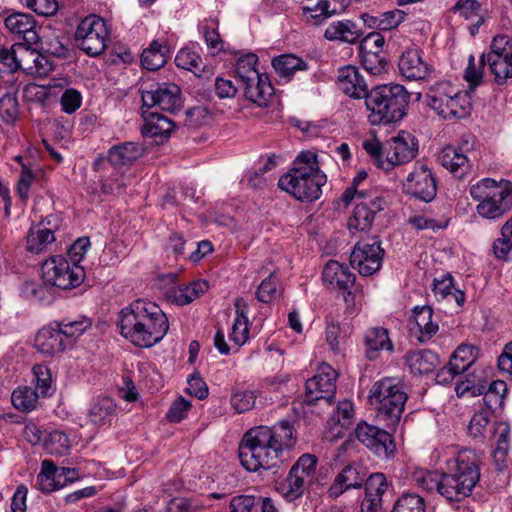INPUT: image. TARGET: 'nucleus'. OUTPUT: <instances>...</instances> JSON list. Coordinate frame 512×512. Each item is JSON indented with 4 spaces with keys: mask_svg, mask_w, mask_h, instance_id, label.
Instances as JSON below:
<instances>
[{
    "mask_svg": "<svg viewBox=\"0 0 512 512\" xmlns=\"http://www.w3.org/2000/svg\"><path fill=\"white\" fill-rule=\"evenodd\" d=\"M56 288L48 282L27 281L22 286L23 296L40 304H50L55 298Z\"/></svg>",
    "mask_w": 512,
    "mask_h": 512,
    "instance_id": "obj_36",
    "label": "nucleus"
},
{
    "mask_svg": "<svg viewBox=\"0 0 512 512\" xmlns=\"http://www.w3.org/2000/svg\"><path fill=\"white\" fill-rule=\"evenodd\" d=\"M115 412L114 404L111 399L105 398L92 405L89 411L90 422L94 425L102 426L110 423Z\"/></svg>",
    "mask_w": 512,
    "mask_h": 512,
    "instance_id": "obj_48",
    "label": "nucleus"
},
{
    "mask_svg": "<svg viewBox=\"0 0 512 512\" xmlns=\"http://www.w3.org/2000/svg\"><path fill=\"white\" fill-rule=\"evenodd\" d=\"M326 181L317 155L311 151H302L294 160L292 168L280 177L278 186L299 201L312 202L321 196V188Z\"/></svg>",
    "mask_w": 512,
    "mask_h": 512,
    "instance_id": "obj_3",
    "label": "nucleus"
},
{
    "mask_svg": "<svg viewBox=\"0 0 512 512\" xmlns=\"http://www.w3.org/2000/svg\"><path fill=\"white\" fill-rule=\"evenodd\" d=\"M61 335L66 338V344L69 348L74 345L75 340L80 337L92 325V321L81 316L76 320L65 318L61 321H55Z\"/></svg>",
    "mask_w": 512,
    "mask_h": 512,
    "instance_id": "obj_37",
    "label": "nucleus"
},
{
    "mask_svg": "<svg viewBox=\"0 0 512 512\" xmlns=\"http://www.w3.org/2000/svg\"><path fill=\"white\" fill-rule=\"evenodd\" d=\"M44 446L50 454L63 455L71 447L68 435L62 431H52L44 439Z\"/></svg>",
    "mask_w": 512,
    "mask_h": 512,
    "instance_id": "obj_54",
    "label": "nucleus"
},
{
    "mask_svg": "<svg viewBox=\"0 0 512 512\" xmlns=\"http://www.w3.org/2000/svg\"><path fill=\"white\" fill-rule=\"evenodd\" d=\"M296 441L293 426L288 421H280L272 427L251 428L239 444L240 462L250 472L278 467Z\"/></svg>",
    "mask_w": 512,
    "mask_h": 512,
    "instance_id": "obj_1",
    "label": "nucleus"
},
{
    "mask_svg": "<svg viewBox=\"0 0 512 512\" xmlns=\"http://www.w3.org/2000/svg\"><path fill=\"white\" fill-rule=\"evenodd\" d=\"M55 241V236L50 229L32 228L27 235V250L32 253H42Z\"/></svg>",
    "mask_w": 512,
    "mask_h": 512,
    "instance_id": "obj_43",
    "label": "nucleus"
},
{
    "mask_svg": "<svg viewBox=\"0 0 512 512\" xmlns=\"http://www.w3.org/2000/svg\"><path fill=\"white\" fill-rule=\"evenodd\" d=\"M42 280L55 288L70 289L79 286L85 276L84 269L77 264H70L62 256H53L43 262Z\"/></svg>",
    "mask_w": 512,
    "mask_h": 512,
    "instance_id": "obj_9",
    "label": "nucleus"
},
{
    "mask_svg": "<svg viewBox=\"0 0 512 512\" xmlns=\"http://www.w3.org/2000/svg\"><path fill=\"white\" fill-rule=\"evenodd\" d=\"M318 459L312 454H303L291 467L288 476L278 487V491L288 501L300 498L316 480Z\"/></svg>",
    "mask_w": 512,
    "mask_h": 512,
    "instance_id": "obj_8",
    "label": "nucleus"
},
{
    "mask_svg": "<svg viewBox=\"0 0 512 512\" xmlns=\"http://www.w3.org/2000/svg\"><path fill=\"white\" fill-rule=\"evenodd\" d=\"M57 473V466L53 461L45 459L41 462V470L37 475L36 485L39 490L44 493L61 489L65 486V482H60Z\"/></svg>",
    "mask_w": 512,
    "mask_h": 512,
    "instance_id": "obj_38",
    "label": "nucleus"
},
{
    "mask_svg": "<svg viewBox=\"0 0 512 512\" xmlns=\"http://www.w3.org/2000/svg\"><path fill=\"white\" fill-rule=\"evenodd\" d=\"M256 398L257 395L254 391H235L231 395L230 403L233 409L240 414L251 410L255 405Z\"/></svg>",
    "mask_w": 512,
    "mask_h": 512,
    "instance_id": "obj_61",
    "label": "nucleus"
},
{
    "mask_svg": "<svg viewBox=\"0 0 512 512\" xmlns=\"http://www.w3.org/2000/svg\"><path fill=\"white\" fill-rule=\"evenodd\" d=\"M469 193L478 203L476 211L482 218L495 220L512 209V184L509 181L483 178L470 187Z\"/></svg>",
    "mask_w": 512,
    "mask_h": 512,
    "instance_id": "obj_6",
    "label": "nucleus"
},
{
    "mask_svg": "<svg viewBox=\"0 0 512 512\" xmlns=\"http://www.w3.org/2000/svg\"><path fill=\"white\" fill-rule=\"evenodd\" d=\"M366 346V355L370 360L378 357L380 351H393V343L391 342L388 330L382 327L369 328L364 337Z\"/></svg>",
    "mask_w": 512,
    "mask_h": 512,
    "instance_id": "obj_32",
    "label": "nucleus"
},
{
    "mask_svg": "<svg viewBox=\"0 0 512 512\" xmlns=\"http://www.w3.org/2000/svg\"><path fill=\"white\" fill-rule=\"evenodd\" d=\"M479 356V349L473 345L462 344L452 354L450 362L462 373L466 372Z\"/></svg>",
    "mask_w": 512,
    "mask_h": 512,
    "instance_id": "obj_46",
    "label": "nucleus"
},
{
    "mask_svg": "<svg viewBox=\"0 0 512 512\" xmlns=\"http://www.w3.org/2000/svg\"><path fill=\"white\" fill-rule=\"evenodd\" d=\"M506 392L507 385L504 381L495 380L491 382L483 396L486 409L492 412L500 408L503 404Z\"/></svg>",
    "mask_w": 512,
    "mask_h": 512,
    "instance_id": "obj_49",
    "label": "nucleus"
},
{
    "mask_svg": "<svg viewBox=\"0 0 512 512\" xmlns=\"http://www.w3.org/2000/svg\"><path fill=\"white\" fill-rule=\"evenodd\" d=\"M336 371L328 364L321 365L315 376L305 384V402L314 404L319 400L330 403L336 391Z\"/></svg>",
    "mask_w": 512,
    "mask_h": 512,
    "instance_id": "obj_15",
    "label": "nucleus"
},
{
    "mask_svg": "<svg viewBox=\"0 0 512 512\" xmlns=\"http://www.w3.org/2000/svg\"><path fill=\"white\" fill-rule=\"evenodd\" d=\"M272 66L277 75L289 81L298 71L307 70V63L293 54H284L272 60Z\"/></svg>",
    "mask_w": 512,
    "mask_h": 512,
    "instance_id": "obj_39",
    "label": "nucleus"
},
{
    "mask_svg": "<svg viewBox=\"0 0 512 512\" xmlns=\"http://www.w3.org/2000/svg\"><path fill=\"white\" fill-rule=\"evenodd\" d=\"M492 412L487 409L477 411L470 420L468 433L478 439L484 438L485 430L490 423Z\"/></svg>",
    "mask_w": 512,
    "mask_h": 512,
    "instance_id": "obj_60",
    "label": "nucleus"
},
{
    "mask_svg": "<svg viewBox=\"0 0 512 512\" xmlns=\"http://www.w3.org/2000/svg\"><path fill=\"white\" fill-rule=\"evenodd\" d=\"M30 46L26 43L13 44V55L10 58V73H14L19 69L36 70L38 72L42 69V62L46 59L38 54L35 49H31Z\"/></svg>",
    "mask_w": 512,
    "mask_h": 512,
    "instance_id": "obj_24",
    "label": "nucleus"
},
{
    "mask_svg": "<svg viewBox=\"0 0 512 512\" xmlns=\"http://www.w3.org/2000/svg\"><path fill=\"white\" fill-rule=\"evenodd\" d=\"M209 289L206 280L200 279L190 284H181L167 292V298L178 305H186L205 294Z\"/></svg>",
    "mask_w": 512,
    "mask_h": 512,
    "instance_id": "obj_29",
    "label": "nucleus"
},
{
    "mask_svg": "<svg viewBox=\"0 0 512 512\" xmlns=\"http://www.w3.org/2000/svg\"><path fill=\"white\" fill-rule=\"evenodd\" d=\"M391 512H426L425 501L415 493H405L396 500Z\"/></svg>",
    "mask_w": 512,
    "mask_h": 512,
    "instance_id": "obj_52",
    "label": "nucleus"
},
{
    "mask_svg": "<svg viewBox=\"0 0 512 512\" xmlns=\"http://www.w3.org/2000/svg\"><path fill=\"white\" fill-rule=\"evenodd\" d=\"M437 159L442 167L458 179L463 178L471 169L467 151L462 146H445L438 153Z\"/></svg>",
    "mask_w": 512,
    "mask_h": 512,
    "instance_id": "obj_20",
    "label": "nucleus"
},
{
    "mask_svg": "<svg viewBox=\"0 0 512 512\" xmlns=\"http://www.w3.org/2000/svg\"><path fill=\"white\" fill-rule=\"evenodd\" d=\"M35 180V174L26 166H23L16 184V193L23 203H27L30 197L31 186Z\"/></svg>",
    "mask_w": 512,
    "mask_h": 512,
    "instance_id": "obj_63",
    "label": "nucleus"
},
{
    "mask_svg": "<svg viewBox=\"0 0 512 512\" xmlns=\"http://www.w3.org/2000/svg\"><path fill=\"white\" fill-rule=\"evenodd\" d=\"M117 326L120 334L133 345L148 348L164 338L169 322L157 304L138 299L119 312Z\"/></svg>",
    "mask_w": 512,
    "mask_h": 512,
    "instance_id": "obj_2",
    "label": "nucleus"
},
{
    "mask_svg": "<svg viewBox=\"0 0 512 512\" xmlns=\"http://www.w3.org/2000/svg\"><path fill=\"white\" fill-rule=\"evenodd\" d=\"M322 278L325 283L343 292L350 289L356 280L355 275L349 271L348 267L335 260H329L326 263Z\"/></svg>",
    "mask_w": 512,
    "mask_h": 512,
    "instance_id": "obj_28",
    "label": "nucleus"
},
{
    "mask_svg": "<svg viewBox=\"0 0 512 512\" xmlns=\"http://www.w3.org/2000/svg\"><path fill=\"white\" fill-rule=\"evenodd\" d=\"M168 56L158 41H152L150 46L143 50L141 64L147 70H158L167 62Z\"/></svg>",
    "mask_w": 512,
    "mask_h": 512,
    "instance_id": "obj_44",
    "label": "nucleus"
},
{
    "mask_svg": "<svg viewBox=\"0 0 512 512\" xmlns=\"http://www.w3.org/2000/svg\"><path fill=\"white\" fill-rule=\"evenodd\" d=\"M406 13L402 10L395 9L387 11L379 16V19L373 20V24L369 27H375L382 31H389L397 28L405 19Z\"/></svg>",
    "mask_w": 512,
    "mask_h": 512,
    "instance_id": "obj_58",
    "label": "nucleus"
},
{
    "mask_svg": "<svg viewBox=\"0 0 512 512\" xmlns=\"http://www.w3.org/2000/svg\"><path fill=\"white\" fill-rule=\"evenodd\" d=\"M481 64H487L497 84H504L512 77V54H482Z\"/></svg>",
    "mask_w": 512,
    "mask_h": 512,
    "instance_id": "obj_30",
    "label": "nucleus"
},
{
    "mask_svg": "<svg viewBox=\"0 0 512 512\" xmlns=\"http://www.w3.org/2000/svg\"><path fill=\"white\" fill-rule=\"evenodd\" d=\"M371 397L378 405L377 418L388 428L394 429L401 419L408 399L400 383L392 378H384L373 385Z\"/></svg>",
    "mask_w": 512,
    "mask_h": 512,
    "instance_id": "obj_7",
    "label": "nucleus"
},
{
    "mask_svg": "<svg viewBox=\"0 0 512 512\" xmlns=\"http://www.w3.org/2000/svg\"><path fill=\"white\" fill-rule=\"evenodd\" d=\"M256 296L257 299L263 303H270L279 296L278 283L273 275H270L267 279L261 282Z\"/></svg>",
    "mask_w": 512,
    "mask_h": 512,
    "instance_id": "obj_64",
    "label": "nucleus"
},
{
    "mask_svg": "<svg viewBox=\"0 0 512 512\" xmlns=\"http://www.w3.org/2000/svg\"><path fill=\"white\" fill-rule=\"evenodd\" d=\"M414 481L423 490L432 491L436 489L444 497V473L439 476L434 472L420 470L414 473Z\"/></svg>",
    "mask_w": 512,
    "mask_h": 512,
    "instance_id": "obj_55",
    "label": "nucleus"
},
{
    "mask_svg": "<svg viewBox=\"0 0 512 512\" xmlns=\"http://www.w3.org/2000/svg\"><path fill=\"white\" fill-rule=\"evenodd\" d=\"M362 36L357 24L351 20L332 22L325 30L324 37L329 41H340L349 44L356 43Z\"/></svg>",
    "mask_w": 512,
    "mask_h": 512,
    "instance_id": "obj_31",
    "label": "nucleus"
},
{
    "mask_svg": "<svg viewBox=\"0 0 512 512\" xmlns=\"http://www.w3.org/2000/svg\"><path fill=\"white\" fill-rule=\"evenodd\" d=\"M239 303L240 300H237L235 304L237 308V315L232 326L230 340L233 341L237 346H242L248 340L249 328L248 318L242 310L240 311Z\"/></svg>",
    "mask_w": 512,
    "mask_h": 512,
    "instance_id": "obj_51",
    "label": "nucleus"
},
{
    "mask_svg": "<svg viewBox=\"0 0 512 512\" xmlns=\"http://www.w3.org/2000/svg\"><path fill=\"white\" fill-rule=\"evenodd\" d=\"M329 8V1L320 0L314 7H304L303 13L307 16L308 23L319 25L335 14V10H330Z\"/></svg>",
    "mask_w": 512,
    "mask_h": 512,
    "instance_id": "obj_59",
    "label": "nucleus"
},
{
    "mask_svg": "<svg viewBox=\"0 0 512 512\" xmlns=\"http://www.w3.org/2000/svg\"><path fill=\"white\" fill-rule=\"evenodd\" d=\"M403 188L407 194L427 203L431 202L437 194L435 177L428 165L423 162L415 163Z\"/></svg>",
    "mask_w": 512,
    "mask_h": 512,
    "instance_id": "obj_13",
    "label": "nucleus"
},
{
    "mask_svg": "<svg viewBox=\"0 0 512 512\" xmlns=\"http://www.w3.org/2000/svg\"><path fill=\"white\" fill-rule=\"evenodd\" d=\"M480 479L476 454L469 449L459 451L447 460L444 473V497L448 501H461L471 495Z\"/></svg>",
    "mask_w": 512,
    "mask_h": 512,
    "instance_id": "obj_5",
    "label": "nucleus"
},
{
    "mask_svg": "<svg viewBox=\"0 0 512 512\" xmlns=\"http://www.w3.org/2000/svg\"><path fill=\"white\" fill-rule=\"evenodd\" d=\"M388 487L386 478L382 473L371 474L365 486V497L361 503V512H384L382 496Z\"/></svg>",
    "mask_w": 512,
    "mask_h": 512,
    "instance_id": "obj_22",
    "label": "nucleus"
},
{
    "mask_svg": "<svg viewBox=\"0 0 512 512\" xmlns=\"http://www.w3.org/2000/svg\"><path fill=\"white\" fill-rule=\"evenodd\" d=\"M410 95L400 84H386L370 90L364 104L372 125H386L401 120L406 114Z\"/></svg>",
    "mask_w": 512,
    "mask_h": 512,
    "instance_id": "obj_4",
    "label": "nucleus"
},
{
    "mask_svg": "<svg viewBox=\"0 0 512 512\" xmlns=\"http://www.w3.org/2000/svg\"><path fill=\"white\" fill-rule=\"evenodd\" d=\"M363 67L372 75H378L385 70L387 62L382 54L359 51Z\"/></svg>",
    "mask_w": 512,
    "mask_h": 512,
    "instance_id": "obj_62",
    "label": "nucleus"
},
{
    "mask_svg": "<svg viewBox=\"0 0 512 512\" xmlns=\"http://www.w3.org/2000/svg\"><path fill=\"white\" fill-rule=\"evenodd\" d=\"M146 152L144 144L139 142H124L114 145L108 150V161L116 167L133 164Z\"/></svg>",
    "mask_w": 512,
    "mask_h": 512,
    "instance_id": "obj_26",
    "label": "nucleus"
},
{
    "mask_svg": "<svg viewBox=\"0 0 512 512\" xmlns=\"http://www.w3.org/2000/svg\"><path fill=\"white\" fill-rule=\"evenodd\" d=\"M433 311L430 306L415 307L413 318L415 328L420 333L421 342L429 340L438 331V325L432 321Z\"/></svg>",
    "mask_w": 512,
    "mask_h": 512,
    "instance_id": "obj_40",
    "label": "nucleus"
},
{
    "mask_svg": "<svg viewBox=\"0 0 512 512\" xmlns=\"http://www.w3.org/2000/svg\"><path fill=\"white\" fill-rule=\"evenodd\" d=\"M257 62L258 57L253 53L244 55L237 60L236 74L240 82L245 80L254 81L258 75H261L256 69Z\"/></svg>",
    "mask_w": 512,
    "mask_h": 512,
    "instance_id": "obj_56",
    "label": "nucleus"
},
{
    "mask_svg": "<svg viewBox=\"0 0 512 512\" xmlns=\"http://www.w3.org/2000/svg\"><path fill=\"white\" fill-rule=\"evenodd\" d=\"M374 221L373 211L369 208L367 202L361 201L356 204L352 216L348 220V229L354 233L358 231H367L371 228Z\"/></svg>",
    "mask_w": 512,
    "mask_h": 512,
    "instance_id": "obj_42",
    "label": "nucleus"
},
{
    "mask_svg": "<svg viewBox=\"0 0 512 512\" xmlns=\"http://www.w3.org/2000/svg\"><path fill=\"white\" fill-rule=\"evenodd\" d=\"M456 96V87L449 82H438L434 84L426 95L428 106L433 109L439 116L443 117L445 114V106L452 98Z\"/></svg>",
    "mask_w": 512,
    "mask_h": 512,
    "instance_id": "obj_34",
    "label": "nucleus"
},
{
    "mask_svg": "<svg viewBox=\"0 0 512 512\" xmlns=\"http://www.w3.org/2000/svg\"><path fill=\"white\" fill-rule=\"evenodd\" d=\"M5 26L12 34L22 37L27 45L40 42L34 17L27 13H13L5 18Z\"/></svg>",
    "mask_w": 512,
    "mask_h": 512,
    "instance_id": "obj_21",
    "label": "nucleus"
},
{
    "mask_svg": "<svg viewBox=\"0 0 512 512\" xmlns=\"http://www.w3.org/2000/svg\"><path fill=\"white\" fill-rule=\"evenodd\" d=\"M338 88L354 99H366L370 90L364 76L355 66H345L338 70Z\"/></svg>",
    "mask_w": 512,
    "mask_h": 512,
    "instance_id": "obj_18",
    "label": "nucleus"
},
{
    "mask_svg": "<svg viewBox=\"0 0 512 512\" xmlns=\"http://www.w3.org/2000/svg\"><path fill=\"white\" fill-rule=\"evenodd\" d=\"M510 426L507 422H498L494 426V436L496 437V449L494 451V458L504 459L509 448L510 441Z\"/></svg>",
    "mask_w": 512,
    "mask_h": 512,
    "instance_id": "obj_57",
    "label": "nucleus"
},
{
    "mask_svg": "<svg viewBox=\"0 0 512 512\" xmlns=\"http://www.w3.org/2000/svg\"><path fill=\"white\" fill-rule=\"evenodd\" d=\"M175 64L181 69L191 71L197 77H202L205 72L201 56L188 48L181 49L177 53Z\"/></svg>",
    "mask_w": 512,
    "mask_h": 512,
    "instance_id": "obj_45",
    "label": "nucleus"
},
{
    "mask_svg": "<svg viewBox=\"0 0 512 512\" xmlns=\"http://www.w3.org/2000/svg\"><path fill=\"white\" fill-rule=\"evenodd\" d=\"M66 338L63 337L55 322L42 327L35 337L36 349L46 355H55L68 349Z\"/></svg>",
    "mask_w": 512,
    "mask_h": 512,
    "instance_id": "obj_23",
    "label": "nucleus"
},
{
    "mask_svg": "<svg viewBox=\"0 0 512 512\" xmlns=\"http://www.w3.org/2000/svg\"><path fill=\"white\" fill-rule=\"evenodd\" d=\"M108 29L97 15H89L78 25L75 32L77 47L89 56H98L107 47Z\"/></svg>",
    "mask_w": 512,
    "mask_h": 512,
    "instance_id": "obj_10",
    "label": "nucleus"
},
{
    "mask_svg": "<svg viewBox=\"0 0 512 512\" xmlns=\"http://www.w3.org/2000/svg\"><path fill=\"white\" fill-rule=\"evenodd\" d=\"M384 250L379 241L358 242L350 255V263L362 276H371L376 273L382 265Z\"/></svg>",
    "mask_w": 512,
    "mask_h": 512,
    "instance_id": "obj_16",
    "label": "nucleus"
},
{
    "mask_svg": "<svg viewBox=\"0 0 512 512\" xmlns=\"http://www.w3.org/2000/svg\"><path fill=\"white\" fill-rule=\"evenodd\" d=\"M39 395L32 387L23 386L13 391L11 401L13 406L22 412H29L36 408Z\"/></svg>",
    "mask_w": 512,
    "mask_h": 512,
    "instance_id": "obj_47",
    "label": "nucleus"
},
{
    "mask_svg": "<svg viewBox=\"0 0 512 512\" xmlns=\"http://www.w3.org/2000/svg\"><path fill=\"white\" fill-rule=\"evenodd\" d=\"M406 362L413 374H427L437 366L438 356L431 350H417L406 355Z\"/></svg>",
    "mask_w": 512,
    "mask_h": 512,
    "instance_id": "obj_35",
    "label": "nucleus"
},
{
    "mask_svg": "<svg viewBox=\"0 0 512 512\" xmlns=\"http://www.w3.org/2000/svg\"><path fill=\"white\" fill-rule=\"evenodd\" d=\"M385 162L382 170L389 171L395 166L405 164L414 159L418 152V141L409 132L400 131L391 137L384 145Z\"/></svg>",
    "mask_w": 512,
    "mask_h": 512,
    "instance_id": "obj_11",
    "label": "nucleus"
},
{
    "mask_svg": "<svg viewBox=\"0 0 512 512\" xmlns=\"http://www.w3.org/2000/svg\"><path fill=\"white\" fill-rule=\"evenodd\" d=\"M444 119H461L470 115L472 105L470 96L456 88V96H452L445 106Z\"/></svg>",
    "mask_w": 512,
    "mask_h": 512,
    "instance_id": "obj_41",
    "label": "nucleus"
},
{
    "mask_svg": "<svg viewBox=\"0 0 512 512\" xmlns=\"http://www.w3.org/2000/svg\"><path fill=\"white\" fill-rule=\"evenodd\" d=\"M142 108L158 107L163 111L175 112L182 107L181 90L174 83L151 85L141 91Z\"/></svg>",
    "mask_w": 512,
    "mask_h": 512,
    "instance_id": "obj_12",
    "label": "nucleus"
},
{
    "mask_svg": "<svg viewBox=\"0 0 512 512\" xmlns=\"http://www.w3.org/2000/svg\"><path fill=\"white\" fill-rule=\"evenodd\" d=\"M241 84L245 98L259 107L267 106L270 97L274 93V88L266 74L258 75L254 81H242Z\"/></svg>",
    "mask_w": 512,
    "mask_h": 512,
    "instance_id": "obj_27",
    "label": "nucleus"
},
{
    "mask_svg": "<svg viewBox=\"0 0 512 512\" xmlns=\"http://www.w3.org/2000/svg\"><path fill=\"white\" fill-rule=\"evenodd\" d=\"M355 436L378 457L389 458L396 451L395 442L389 432L365 421L357 424Z\"/></svg>",
    "mask_w": 512,
    "mask_h": 512,
    "instance_id": "obj_14",
    "label": "nucleus"
},
{
    "mask_svg": "<svg viewBox=\"0 0 512 512\" xmlns=\"http://www.w3.org/2000/svg\"><path fill=\"white\" fill-rule=\"evenodd\" d=\"M20 114L15 93L8 92L0 98V119L8 125L14 124Z\"/></svg>",
    "mask_w": 512,
    "mask_h": 512,
    "instance_id": "obj_50",
    "label": "nucleus"
},
{
    "mask_svg": "<svg viewBox=\"0 0 512 512\" xmlns=\"http://www.w3.org/2000/svg\"><path fill=\"white\" fill-rule=\"evenodd\" d=\"M493 251L496 258L503 260H506L512 251V218L502 226L501 237L494 241Z\"/></svg>",
    "mask_w": 512,
    "mask_h": 512,
    "instance_id": "obj_53",
    "label": "nucleus"
},
{
    "mask_svg": "<svg viewBox=\"0 0 512 512\" xmlns=\"http://www.w3.org/2000/svg\"><path fill=\"white\" fill-rule=\"evenodd\" d=\"M367 479V473L363 466L355 463L349 464L341 470L330 486V496L338 497L349 489H358L363 483H367Z\"/></svg>",
    "mask_w": 512,
    "mask_h": 512,
    "instance_id": "obj_19",
    "label": "nucleus"
},
{
    "mask_svg": "<svg viewBox=\"0 0 512 512\" xmlns=\"http://www.w3.org/2000/svg\"><path fill=\"white\" fill-rule=\"evenodd\" d=\"M142 117L144 125L141 132L144 137L167 139L174 129L172 120L162 114L152 112L151 109L142 108Z\"/></svg>",
    "mask_w": 512,
    "mask_h": 512,
    "instance_id": "obj_25",
    "label": "nucleus"
},
{
    "mask_svg": "<svg viewBox=\"0 0 512 512\" xmlns=\"http://www.w3.org/2000/svg\"><path fill=\"white\" fill-rule=\"evenodd\" d=\"M398 68L403 77L408 80H424L430 76L432 66L423 59L421 51L416 48L407 49L399 59Z\"/></svg>",
    "mask_w": 512,
    "mask_h": 512,
    "instance_id": "obj_17",
    "label": "nucleus"
},
{
    "mask_svg": "<svg viewBox=\"0 0 512 512\" xmlns=\"http://www.w3.org/2000/svg\"><path fill=\"white\" fill-rule=\"evenodd\" d=\"M231 512H279L270 498L239 495L230 503Z\"/></svg>",
    "mask_w": 512,
    "mask_h": 512,
    "instance_id": "obj_33",
    "label": "nucleus"
}]
</instances>
